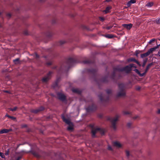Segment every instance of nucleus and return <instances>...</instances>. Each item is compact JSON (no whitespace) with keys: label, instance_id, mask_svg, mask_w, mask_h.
Returning <instances> with one entry per match:
<instances>
[{"label":"nucleus","instance_id":"393cba45","mask_svg":"<svg viewBox=\"0 0 160 160\" xmlns=\"http://www.w3.org/2000/svg\"><path fill=\"white\" fill-rule=\"evenodd\" d=\"M139 51H136V52H135V55L137 56V57H138V54L139 53Z\"/></svg>","mask_w":160,"mask_h":160},{"label":"nucleus","instance_id":"5701e85b","mask_svg":"<svg viewBox=\"0 0 160 160\" xmlns=\"http://www.w3.org/2000/svg\"><path fill=\"white\" fill-rule=\"evenodd\" d=\"M72 91L73 92H78V90L77 89H73Z\"/></svg>","mask_w":160,"mask_h":160},{"label":"nucleus","instance_id":"a19ab883","mask_svg":"<svg viewBox=\"0 0 160 160\" xmlns=\"http://www.w3.org/2000/svg\"><path fill=\"white\" fill-rule=\"evenodd\" d=\"M41 2H43L45 0H40Z\"/></svg>","mask_w":160,"mask_h":160},{"label":"nucleus","instance_id":"423d86ee","mask_svg":"<svg viewBox=\"0 0 160 160\" xmlns=\"http://www.w3.org/2000/svg\"><path fill=\"white\" fill-rule=\"evenodd\" d=\"M100 130V129L99 128H93L92 130V137H94L95 136L96 133L98 131Z\"/></svg>","mask_w":160,"mask_h":160},{"label":"nucleus","instance_id":"a878e982","mask_svg":"<svg viewBox=\"0 0 160 160\" xmlns=\"http://www.w3.org/2000/svg\"><path fill=\"white\" fill-rule=\"evenodd\" d=\"M146 61H144V62H143V64L142 65V66L143 67L146 64Z\"/></svg>","mask_w":160,"mask_h":160},{"label":"nucleus","instance_id":"6ab92c4d","mask_svg":"<svg viewBox=\"0 0 160 160\" xmlns=\"http://www.w3.org/2000/svg\"><path fill=\"white\" fill-rule=\"evenodd\" d=\"M155 41V39H152L150 40L148 42V43L149 44H151L152 43Z\"/></svg>","mask_w":160,"mask_h":160},{"label":"nucleus","instance_id":"3c124183","mask_svg":"<svg viewBox=\"0 0 160 160\" xmlns=\"http://www.w3.org/2000/svg\"><path fill=\"white\" fill-rule=\"evenodd\" d=\"M1 14V13L0 12V15Z\"/></svg>","mask_w":160,"mask_h":160},{"label":"nucleus","instance_id":"f03ea898","mask_svg":"<svg viewBox=\"0 0 160 160\" xmlns=\"http://www.w3.org/2000/svg\"><path fill=\"white\" fill-rule=\"evenodd\" d=\"M160 45H158L156 47L151 48L146 53L142 54L140 56L142 58H143L148 56L150 54L155 51L156 49L159 48Z\"/></svg>","mask_w":160,"mask_h":160},{"label":"nucleus","instance_id":"e433bc0d","mask_svg":"<svg viewBox=\"0 0 160 160\" xmlns=\"http://www.w3.org/2000/svg\"><path fill=\"white\" fill-rule=\"evenodd\" d=\"M135 61L139 65H140V64H139V61Z\"/></svg>","mask_w":160,"mask_h":160},{"label":"nucleus","instance_id":"f257e3e1","mask_svg":"<svg viewBox=\"0 0 160 160\" xmlns=\"http://www.w3.org/2000/svg\"><path fill=\"white\" fill-rule=\"evenodd\" d=\"M151 65V64L148 65V66L147 67L145 71L142 74H140L139 71L137 69H133V70L134 71L137 73L139 74L141 76H142L146 73ZM134 67H135V66L134 65L131 64L129 66L126 67L124 68V70L125 71L127 72H128L130 71L133 70V68Z\"/></svg>","mask_w":160,"mask_h":160},{"label":"nucleus","instance_id":"7ed1b4c3","mask_svg":"<svg viewBox=\"0 0 160 160\" xmlns=\"http://www.w3.org/2000/svg\"><path fill=\"white\" fill-rule=\"evenodd\" d=\"M62 118L63 121L68 125V129L70 131L72 130L73 129V125L69 119H66L63 115L62 116Z\"/></svg>","mask_w":160,"mask_h":160},{"label":"nucleus","instance_id":"4c0bfd02","mask_svg":"<svg viewBox=\"0 0 160 160\" xmlns=\"http://www.w3.org/2000/svg\"><path fill=\"white\" fill-rule=\"evenodd\" d=\"M12 118V119H15V118L14 117H12V116H11V118Z\"/></svg>","mask_w":160,"mask_h":160},{"label":"nucleus","instance_id":"2f4dec72","mask_svg":"<svg viewBox=\"0 0 160 160\" xmlns=\"http://www.w3.org/2000/svg\"><path fill=\"white\" fill-rule=\"evenodd\" d=\"M108 150H112V148H111V147L110 146H109L108 147Z\"/></svg>","mask_w":160,"mask_h":160},{"label":"nucleus","instance_id":"ea45409f","mask_svg":"<svg viewBox=\"0 0 160 160\" xmlns=\"http://www.w3.org/2000/svg\"><path fill=\"white\" fill-rule=\"evenodd\" d=\"M14 60H19V59L18 58H16V59H15Z\"/></svg>","mask_w":160,"mask_h":160},{"label":"nucleus","instance_id":"2eb2a0df","mask_svg":"<svg viewBox=\"0 0 160 160\" xmlns=\"http://www.w3.org/2000/svg\"><path fill=\"white\" fill-rule=\"evenodd\" d=\"M105 37L108 38H111L113 37L112 35L111 34H107L105 35Z\"/></svg>","mask_w":160,"mask_h":160},{"label":"nucleus","instance_id":"f3484780","mask_svg":"<svg viewBox=\"0 0 160 160\" xmlns=\"http://www.w3.org/2000/svg\"><path fill=\"white\" fill-rule=\"evenodd\" d=\"M17 109V107H15L13 108H10L9 109L12 111H16V110Z\"/></svg>","mask_w":160,"mask_h":160},{"label":"nucleus","instance_id":"58836bf2","mask_svg":"<svg viewBox=\"0 0 160 160\" xmlns=\"http://www.w3.org/2000/svg\"><path fill=\"white\" fill-rule=\"evenodd\" d=\"M158 113H160V110H158Z\"/></svg>","mask_w":160,"mask_h":160},{"label":"nucleus","instance_id":"f704fd0d","mask_svg":"<svg viewBox=\"0 0 160 160\" xmlns=\"http://www.w3.org/2000/svg\"><path fill=\"white\" fill-rule=\"evenodd\" d=\"M35 55L37 58H38L39 57V56L37 54H36Z\"/></svg>","mask_w":160,"mask_h":160},{"label":"nucleus","instance_id":"aec40b11","mask_svg":"<svg viewBox=\"0 0 160 160\" xmlns=\"http://www.w3.org/2000/svg\"><path fill=\"white\" fill-rule=\"evenodd\" d=\"M131 4H132L130 2V1H129L127 2L126 5L128 7H129L131 6Z\"/></svg>","mask_w":160,"mask_h":160},{"label":"nucleus","instance_id":"412c9836","mask_svg":"<svg viewBox=\"0 0 160 160\" xmlns=\"http://www.w3.org/2000/svg\"><path fill=\"white\" fill-rule=\"evenodd\" d=\"M112 27V26H107L106 27V28L107 30H109Z\"/></svg>","mask_w":160,"mask_h":160},{"label":"nucleus","instance_id":"09e8293b","mask_svg":"<svg viewBox=\"0 0 160 160\" xmlns=\"http://www.w3.org/2000/svg\"><path fill=\"white\" fill-rule=\"evenodd\" d=\"M0 153H1V152H0ZM1 154H0V157H1Z\"/></svg>","mask_w":160,"mask_h":160},{"label":"nucleus","instance_id":"79ce46f5","mask_svg":"<svg viewBox=\"0 0 160 160\" xmlns=\"http://www.w3.org/2000/svg\"><path fill=\"white\" fill-rule=\"evenodd\" d=\"M72 61V62H74V61H73V60H72V61Z\"/></svg>","mask_w":160,"mask_h":160},{"label":"nucleus","instance_id":"20e7f679","mask_svg":"<svg viewBox=\"0 0 160 160\" xmlns=\"http://www.w3.org/2000/svg\"><path fill=\"white\" fill-rule=\"evenodd\" d=\"M118 116H116L115 117L112 118L111 120V122L112 123V127L114 129H115L116 128V126H115V123L117 121H118Z\"/></svg>","mask_w":160,"mask_h":160},{"label":"nucleus","instance_id":"b1692460","mask_svg":"<svg viewBox=\"0 0 160 160\" xmlns=\"http://www.w3.org/2000/svg\"><path fill=\"white\" fill-rule=\"evenodd\" d=\"M0 154H1V158H5V156L3 153L1 152V153H0Z\"/></svg>","mask_w":160,"mask_h":160},{"label":"nucleus","instance_id":"6e6552de","mask_svg":"<svg viewBox=\"0 0 160 160\" xmlns=\"http://www.w3.org/2000/svg\"><path fill=\"white\" fill-rule=\"evenodd\" d=\"M58 96L59 99L62 100H64L65 98V96L62 93H58Z\"/></svg>","mask_w":160,"mask_h":160},{"label":"nucleus","instance_id":"473e14b6","mask_svg":"<svg viewBox=\"0 0 160 160\" xmlns=\"http://www.w3.org/2000/svg\"><path fill=\"white\" fill-rule=\"evenodd\" d=\"M157 55L158 56H160V49L158 51V53L157 54Z\"/></svg>","mask_w":160,"mask_h":160},{"label":"nucleus","instance_id":"9b49d317","mask_svg":"<svg viewBox=\"0 0 160 160\" xmlns=\"http://www.w3.org/2000/svg\"><path fill=\"white\" fill-rule=\"evenodd\" d=\"M125 95V92L123 89L121 90L118 93V96H122Z\"/></svg>","mask_w":160,"mask_h":160},{"label":"nucleus","instance_id":"c9c22d12","mask_svg":"<svg viewBox=\"0 0 160 160\" xmlns=\"http://www.w3.org/2000/svg\"><path fill=\"white\" fill-rule=\"evenodd\" d=\"M127 60H136V59H134V58H130V59H128Z\"/></svg>","mask_w":160,"mask_h":160},{"label":"nucleus","instance_id":"9d476101","mask_svg":"<svg viewBox=\"0 0 160 160\" xmlns=\"http://www.w3.org/2000/svg\"><path fill=\"white\" fill-rule=\"evenodd\" d=\"M122 26L124 28L127 29H128L129 30L132 28V25L131 23L129 24H123L122 25Z\"/></svg>","mask_w":160,"mask_h":160},{"label":"nucleus","instance_id":"dca6fc26","mask_svg":"<svg viewBox=\"0 0 160 160\" xmlns=\"http://www.w3.org/2000/svg\"><path fill=\"white\" fill-rule=\"evenodd\" d=\"M155 22L157 24H160V18H158L157 19L155 20Z\"/></svg>","mask_w":160,"mask_h":160},{"label":"nucleus","instance_id":"cd10ccee","mask_svg":"<svg viewBox=\"0 0 160 160\" xmlns=\"http://www.w3.org/2000/svg\"><path fill=\"white\" fill-rule=\"evenodd\" d=\"M138 118V115H136L133 117V119H136Z\"/></svg>","mask_w":160,"mask_h":160},{"label":"nucleus","instance_id":"1a4fd4ad","mask_svg":"<svg viewBox=\"0 0 160 160\" xmlns=\"http://www.w3.org/2000/svg\"><path fill=\"white\" fill-rule=\"evenodd\" d=\"M114 146L118 148H121L122 146V144L118 141L115 142L113 143Z\"/></svg>","mask_w":160,"mask_h":160},{"label":"nucleus","instance_id":"a211bd4d","mask_svg":"<svg viewBox=\"0 0 160 160\" xmlns=\"http://www.w3.org/2000/svg\"><path fill=\"white\" fill-rule=\"evenodd\" d=\"M126 154L127 157H128L130 155V153L129 151L126 150Z\"/></svg>","mask_w":160,"mask_h":160},{"label":"nucleus","instance_id":"4be33fe9","mask_svg":"<svg viewBox=\"0 0 160 160\" xmlns=\"http://www.w3.org/2000/svg\"><path fill=\"white\" fill-rule=\"evenodd\" d=\"M129 1L131 4L134 3L136 2L135 0H130Z\"/></svg>","mask_w":160,"mask_h":160},{"label":"nucleus","instance_id":"bb28decb","mask_svg":"<svg viewBox=\"0 0 160 160\" xmlns=\"http://www.w3.org/2000/svg\"><path fill=\"white\" fill-rule=\"evenodd\" d=\"M22 158V156L21 155H19L17 156V157L16 158L20 159Z\"/></svg>","mask_w":160,"mask_h":160},{"label":"nucleus","instance_id":"c03bdc74","mask_svg":"<svg viewBox=\"0 0 160 160\" xmlns=\"http://www.w3.org/2000/svg\"><path fill=\"white\" fill-rule=\"evenodd\" d=\"M14 61V63H16V62L17 61H18L15 60V61Z\"/></svg>","mask_w":160,"mask_h":160},{"label":"nucleus","instance_id":"72a5a7b5","mask_svg":"<svg viewBox=\"0 0 160 160\" xmlns=\"http://www.w3.org/2000/svg\"><path fill=\"white\" fill-rule=\"evenodd\" d=\"M5 117H8V118H11V116H9V115H8V114H6V115H5Z\"/></svg>","mask_w":160,"mask_h":160},{"label":"nucleus","instance_id":"c756f323","mask_svg":"<svg viewBox=\"0 0 160 160\" xmlns=\"http://www.w3.org/2000/svg\"><path fill=\"white\" fill-rule=\"evenodd\" d=\"M60 44H62L65 43V42L64 41H61L60 42Z\"/></svg>","mask_w":160,"mask_h":160},{"label":"nucleus","instance_id":"49530a36","mask_svg":"<svg viewBox=\"0 0 160 160\" xmlns=\"http://www.w3.org/2000/svg\"><path fill=\"white\" fill-rule=\"evenodd\" d=\"M106 1H107V2H108V1H109V0H106Z\"/></svg>","mask_w":160,"mask_h":160},{"label":"nucleus","instance_id":"8fccbe9b","mask_svg":"<svg viewBox=\"0 0 160 160\" xmlns=\"http://www.w3.org/2000/svg\"><path fill=\"white\" fill-rule=\"evenodd\" d=\"M8 15H9V16H10V14H8Z\"/></svg>","mask_w":160,"mask_h":160},{"label":"nucleus","instance_id":"39448f33","mask_svg":"<svg viewBox=\"0 0 160 160\" xmlns=\"http://www.w3.org/2000/svg\"><path fill=\"white\" fill-rule=\"evenodd\" d=\"M51 74V72H49L46 76L44 77L42 79V82H46L48 81L50 78Z\"/></svg>","mask_w":160,"mask_h":160},{"label":"nucleus","instance_id":"de8ad7c7","mask_svg":"<svg viewBox=\"0 0 160 160\" xmlns=\"http://www.w3.org/2000/svg\"><path fill=\"white\" fill-rule=\"evenodd\" d=\"M16 160H19V159H18L17 158H16Z\"/></svg>","mask_w":160,"mask_h":160},{"label":"nucleus","instance_id":"c85d7f7f","mask_svg":"<svg viewBox=\"0 0 160 160\" xmlns=\"http://www.w3.org/2000/svg\"><path fill=\"white\" fill-rule=\"evenodd\" d=\"M99 19H100V20L102 21H103L104 20V18H103L102 17H100L99 18Z\"/></svg>","mask_w":160,"mask_h":160},{"label":"nucleus","instance_id":"4468645a","mask_svg":"<svg viewBox=\"0 0 160 160\" xmlns=\"http://www.w3.org/2000/svg\"><path fill=\"white\" fill-rule=\"evenodd\" d=\"M9 131V130L8 129H4L0 131V133L2 134V133H6L8 132Z\"/></svg>","mask_w":160,"mask_h":160},{"label":"nucleus","instance_id":"a18cd8bd","mask_svg":"<svg viewBox=\"0 0 160 160\" xmlns=\"http://www.w3.org/2000/svg\"><path fill=\"white\" fill-rule=\"evenodd\" d=\"M5 92H8V91H5Z\"/></svg>","mask_w":160,"mask_h":160},{"label":"nucleus","instance_id":"7c9ffc66","mask_svg":"<svg viewBox=\"0 0 160 160\" xmlns=\"http://www.w3.org/2000/svg\"><path fill=\"white\" fill-rule=\"evenodd\" d=\"M131 122H129L128 123V124H127V126L128 127H129L131 125Z\"/></svg>","mask_w":160,"mask_h":160},{"label":"nucleus","instance_id":"37998d69","mask_svg":"<svg viewBox=\"0 0 160 160\" xmlns=\"http://www.w3.org/2000/svg\"><path fill=\"white\" fill-rule=\"evenodd\" d=\"M43 109V108H42V109H41L40 110H42Z\"/></svg>","mask_w":160,"mask_h":160},{"label":"nucleus","instance_id":"ddd939ff","mask_svg":"<svg viewBox=\"0 0 160 160\" xmlns=\"http://www.w3.org/2000/svg\"><path fill=\"white\" fill-rule=\"evenodd\" d=\"M153 3L152 2H148L147 4L146 5V6L148 8H150L151 7L153 6Z\"/></svg>","mask_w":160,"mask_h":160},{"label":"nucleus","instance_id":"f8f14e48","mask_svg":"<svg viewBox=\"0 0 160 160\" xmlns=\"http://www.w3.org/2000/svg\"><path fill=\"white\" fill-rule=\"evenodd\" d=\"M111 9V8L110 7H107L105 10H104L103 12L105 13H107L109 12V10Z\"/></svg>","mask_w":160,"mask_h":160},{"label":"nucleus","instance_id":"0eeeda50","mask_svg":"<svg viewBox=\"0 0 160 160\" xmlns=\"http://www.w3.org/2000/svg\"><path fill=\"white\" fill-rule=\"evenodd\" d=\"M78 59V57L75 55H72L70 56L68 60H77Z\"/></svg>","mask_w":160,"mask_h":160}]
</instances>
